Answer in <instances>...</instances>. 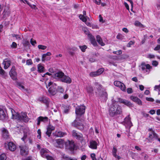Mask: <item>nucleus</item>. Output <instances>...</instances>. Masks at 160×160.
<instances>
[{"instance_id":"44","label":"nucleus","mask_w":160,"mask_h":160,"mask_svg":"<svg viewBox=\"0 0 160 160\" xmlns=\"http://www.w3.org/2000/svg\"><path fill=\"white\" fill-rule=\"evenodd\" d=\"M52 131L51 130L49 129L48 128H47V131L46 132V134L48 137H50L52 133Z\"/></svg>"},{"instance_id":"3","label":"nucleus","mask_w":160,"mask_h":160,"mask_svg":"<svg viewBox=\"0 0 160 160\" xmlns=\"http://www.w3.org/2000/svg\"><path fill=\"white\" fill-rule=\"evenodd\" d=\"M84 120H80L79 118L76 119L72 122V125L78 129L82 130L84 128Z\"/></svg>"},{"instance_id":"56","label":"nucleus","mask_w":160,"mask_h":160,"mask_svg":"<svg viewBox=\"0 0 160 160\" xmlns=\"http://www.w3.org/2000/svg\"><path fill=\"white\" fill-rule=\"evenodd\" d=\"M154 90H158L160 92V84L159 85H156L155 86Z\"/></svg>"},{"instance_id":"53","label":"nucleus","mask_w":160,"mask_h":160,"mask_svg":"<svg viewBox=\"0 0 160 160\" xmlns=\"http://www.w3.org/2000/svg\"><path fill=\"white\" fill-rule=\"evenodd\" d=\"M12 36L13 37H15L17 39H18V40L21 39V37L19 35L13 34L12 35Z\"/></svg>"},{"instance_id":"29","label":"nucleus","mask_w":160,"mask_h":160,"mask_svg":"<svg viewBox=\"0 0 160 160\" xmlns=\"http://www.w3.org/2000/svg\"><path fill=\"white\" fill-rule=\"evenodd\" d=\"M99 95L102 99L105 100L107 99V94L106 92L103 91L100 92Z\"/></svg>"},{"instance_id":"20","label":"nucleus","mask_w":160,"mask_h":160,"mask_svg":"<svg viewBox=\"0 0 160 160\" xmlns=\"http://www.w3.org/2000/svg\"><path fill=\"white\" fill-rule=\"evenodd\" d=\"M38 101L42 103L45 104L47 105L49 101L48 98L44 96L40 97L38 99Z\"/></svg>"},{"instance_id":"57","label":"nucleus","mask_w":160,"mask_h":160,"mask_svg":"<svg viewBox=\"0 0 160 160\" xmlns=\"http://www.w3.org/2000/svg\"><path fill=\"white\" fill-rule=\"evenodd\" d=\"M127 93L128 94L131 93L132 92V90L131 88H128L127 89Z\"/></svg>"},{"instance_id":"31","label":"nucleus","mask_w":160,"mask_h":160,"mask_svg":"<svg viewBox=\"0 0 160 160\" xmlns=\"http://www.w3.org/2000/svg\"><path fill=\"white\" fill-rule=\"evenodd\" d=\"M97 41L102 46H104L105 45L104 43L103 42L101 38L99 35L96 36Z\"/></svg>"},{"instance_id":"23","label":"nucleus","mask_w":160,"mask_h":160,"mask_svg":"<svg viewBox=\"0 0 160 160\" xmlns=\"http://www.w3.org/2000/svg\"><path fill=\"white\" fill-rule=\"evenodd\" d=\"M8 147L9 149L12 151H15L16 149V145L13 142H9L8 143Z\"/></svg>"},{"instance_id":"58","label":"nucleus","mask_w":160,"mask_h":160,"mask_svg":"<svg viewBox=\"0 0 160 160\" xmlns=\"http://www.w3.org/2000/svg\"><path fill=\"white\" fill-rule=\"evenodd\" d=\"M5 72L0 66V74L4 75L5 74Z\"/></svg>"},{"instance_id":"45","label":"nucleus","mask_w":160,"mask_h":160,"mask_svg":"<svg viewBox=\"0 0 160 160\" xmlns=\"http://www.w3.org/2000/svg\"><path fill=\"white\" fill-rule=\"evenodd\" d=\"M104 69L103 68H101L99 69H98L97 71V72H98V75H100L101 74L102 72L104 71Z\"/></svg>"},{"instance_id":"1","label":"nucleus","mask_w":160,"mask_h":160,"mask_svg":"<svg viewBox=\"0 0 160 160\" xmlns=\"http://www.w3.org/2000/svg\"><path fill=\"white\" fill-rule=\"evenodd\" d=\"M9 109L12 114V118L22 121L26 122H28L29 121V118L27 116L26 112H21L20 114H19L16 112L12 108H10Z\"/></svg>"},{"instance_id":"43","label":"nucleus","mask_w":160,"mask_h":160,"mask_svg":"<svg viewBox=\"0 0 160 160\" xmlns=\"http://www.w3.org/2000/svg\"><path fill=\"white\" fill-rule=\"evenodd\" d=\"M80 48L81 49V51L83 52H84L85 51L86 49L87 48V47L86 45H83L82 46H79Z\"/></svg>"},{"instance_id":"59","label":"nucleus","mask_w":160,"mask_h":160,"mask_svg":"<svg viewBox=\"0 0 160 160\" xmlns=\"http://www.w3.org/2000/svg\"><path fill=\"white\" fill-rule=\"evenodd\" d=\"M37 132H38V135L37 136V137L38 138L40 139L41 137V130L40 129H38V130Z\"/></svg>"},{"instance_id":"15","label":"nucleus","mask_w":160,"mask_h":160,"mask_svg":"<svg viewBox=\"0 0 160 160\" xmlns=\"http://www.w3.org/2000/svg\"><path fill=\"white\" fill-rule=\"evenodd\" d=\"M86 89L88 94L89 96H91L93 94V89L90 85H88L86 86Z\"/></svg>"},{"instance_id":"22","label":"nucleus","mask_w":160,"mask_h":160,"mask_svg":"<svg viewBox=\"0 0 160 160\" xmlns=\"http://www.w3.org/2000/svg\"><path fill=\"white\" fill-rule=\"evenodd\" d=\"M83 15L80 14L79 15V18L82 21L85 22L87 20V16H86V12L85 11H83Z\"/></svg>"},{"instance_id":"27","label":"nucleus","mask_w":160,"mask_h":160,"mask_svg":"<svg viewBox=\"0 0 160 160\" xmlns=\"http://www.w3.org/2000/svg\"><path fill=\"white\" fill-rule=\"evenodd\" d=\"M2 137L5 138H7L9 137L8 131L5 128L2 129Z\"/></svg>"},{"instance_id":"50","label":"nucleus","mask_w":160,"mask_h":160,"mask_svg":"<svg viewBox=\"0 0 160 160\" xmlns=\"http://www.w3.org/2000/svg\"><path fill=\"white\" fill-rule=\"evenodd\" d=\"M30 43L33 46H34L36 44V40L33 39V38H31L30 40Z\"/></svg>"},{"instance_id":"64","label":"nucleus","mask_w":160,"mask_h":160,"mask_svg":"<svg viewBox=\"0 0 160 160\" xmlns=\"http://www.w3.org/2000/svg\"><path fill=\"white\" fill-rule=\"evenodd\" d=\"M46 158L47 160H54L53 158L48 155V157H47Z\"/></svg>"},{"instance_id":"42","label":"nucleus","mask_w":160,"mask_h":160,"mask_svg":"<svg viewBox=\"0 0 160 160\" xmlns=\"http://www.w3.org/2000/svg\"><path fill=\"white\" fill-rule=\"evenodd\" d=\"M39 49H41L42 50H44L47 48V46L42 45H39L38 46Z\"/></svg>"},{"instance_id":"18","label":"nucleus","mask_w":160,"mask_h":160,"mask_svg":"<svg viewBox=\"0 0 160 160\" xmlns=\"http://www.w3.org/2000/svg\"><path fill=\"white\" fill-rule=\"evenodd\" d=\"M64 75V74L63 72H60L55 73L54 75V77L56 79H59L61 81Z\"/></svg>"},{"instance_id":"34","label":"nucleus","mask_w":160,"mask_h":160,"mask_svg":"<svg viewBox=\"0 0 160 160\" xmlns=\"http://www.w3.org/2000/svg\"><path fill=\"white\" fill-rule=\"evenodd\" d=\"M6 117V114L3 110L0 108V119H4Z\"/></svg>"},{"instance_id":"14","label":"nucleus","mask_w":160,"mask_h":160,"mask_svg":"<svg viewBox=\"0 0 160 160\" xmlns=\"http://www.w3.org/2000/svg\"><path fill=\"white\" fill-rule=\"evenodd\" d=\"M37 120L38 121L37 124L38 125H39L41 122H48V118L46 117H43L40 116L37 118Z\"/></svg>"},{"instance_id":"62","label":"nucleus","mask_w":160,"mask_h":160,"mask_svg":"<svg viewBox=\"0 0 160 160\" xmlns=\"http://www.w3.org/2000/svg\"><path fill=\"white\" fill-rule=\"evenodd\" d=\"M91 157L92 160H96V158H95V154L94 153L91 154Z\"/></svg>"},{"instance_id":"26","label":"nucleus","mask_w":160,"mask_h":160,"mask_svg":"<svg viewBox=\"0 0 160 160\" xmlns=\"http://www.w3.org/2000/svg\"><path fill=\"white\" fill-rule=\"evenodd\" d=\"M88 37L90 39L91 43L94 46H96L97 43L94 37L92 34H89Z\"/></svg>"},{"instance_id":"49","label":"nucleus","mask_w":160,"mask_h":160,"mask_svg":"<svg viewBox=\"0 0 160 160\" xmlns=\"http://www.w3.org/2000/svg\"><path fill=\"white\" fill-rule=\"evenodd\" d=\"M23 44L25 47H27L30 45L29 42L27 40H25L23 42Z\"/></svg>"},{"instance_id":"54","label":"nucleus","mask_w":160,"mask_h":160,"mask_svg":"<svg viewBox=\"0 0 160 160\" xmlns=\"http://www.w3.org/2000/svg\"><path fill=\"white\" fill-rule=\"evenodd\" d=\"M26 64L28 65H30L32 64V60L30 59H28L26 61Z\"/></svg>"},{"instance_id":"16","label":"nucleus","mask_w":160,"mask_h":160,"mask_svg":"<svg viewBox=\"0 0 160 160\" xmlns=\"http://www.w3.org/2000/svg\"><path fill=\"white\" fill-rule=\"evenodd\" d=\"M61 81L67 83H70L72 82V80L70 78L65 75L62 78Z\"/></svg>"},{"instance_id":"47","label":"nucleus","mask_w":160,"mask_h":160,"mask_svg":"<svg viewBox=\"0 0 160 160\" xmlns=\"http://www.w3.org/2000/svg\"><path fill=\"white\" fill-rule=\"evenodd\" d=\"M134 43L135 42L134 41H130L127 44V46L128 47H130L131 45L134 44Z\"/></svg>"},{"instance_id":"39","label":"nucleus","mask_w":160,"mask_h":160,"mask_svg":"<svg viewBox=\"0 0 160 160\" xmlns=\"http://www.w3.org/2000/svg\"><path fill=\"white\" fill-rule=\"evenodd\" d=\"M44 68L43 66L40 64H39L38 66V70L40 72H43Z\"/></svg>"},{"instance_id":"51","label":"nucleus","mask_w":160,"mask_h":160,"mask_svg":"<svg viewBox=\"0 0 160 160\" xmlns=\"http://www.w3.org/2000/svg\"><path fill=\"white\" fill-rule=\"evenodd\" d=\"M11 47L12 48H15L17 47V44L15 42H13L11 45Z\"/></svg>"},{"instance_id":"9","label":"nucleus","mask_w":160,"mask_h":160,"mask_svg":"<svg viewBox=\"0 0 160 160\" xmlns=\"http://www.w3.org/2000/svg\"><path fill=\"white\" fill-rule=\"evenodd\" d=\"M124 124L127 128H130L132 126L130 116L128 115L124 119Z\"/></svg>"},{"instance_id":"52","label":"nucleus","mask_w":160,"mask_h":160,"mask_svg":"<svg viewBox=\"0 0 160 160\" xmlns=\"http://www.w3.org/2000/svg\"><path fill=\"white\" fill-rule=\"evenodd\" d=\"M50 59V58L47 57V56H45V57L44 58L43 57V55L42 56V62H44L45 60H49Z\"/></svg>"},{"instance_id":"17","label":"nucleus","mask_w":160,"mask_h":160,"mask_svg":"<svg viewBox=\"0 0 160 160\" xmlns=\"http://www.w3.org/2000/svg\"><path fill=\"white\" fill-rule=\"evenodd\" d=\"M20 150V153L22 155H24L27 154L28 148L25 146H21L19 147Z\"/></svg>"},{"instance_id":"12","label":"nucleus","mask_w":160,"mask_h":160,"mask_svg":"<svg viewBox=\"0 0 160 160\" xmlns=\"http://www.w3.org/2000/svg\"><path fill=\"white\" fill-rule=\"evenodd\" d=\"M40 152L41 156L42 157L46 158L49 155L50 152L47 149L43 148L41 149Z\"/></svg>"},{"instance_id":"30","label":"nucleus","mask_w":160,"mask_h":160,"mask_svg":"<svg viewBox=\"0 0 160 160\" xmlns=\"http://www.w3.org/2000/svg\"><path fill=\"white\" fill-rule=\"evenodd\" d=\"M11 62L9 60L6 59L3 62L4 65V68L5 69H7L10 65Z\"/></svg>"},{"instance_id":"25","label":"nucleus","mask_w":160,"mask_h":160,"mask_svg":"<svg viewBox=\"0 0 160 160\" xmlns=\"http://www.w3.org/2000/svg\"><path fill=\"white\" fill-rule=\"evenodd\" d=\"M66 134L65 132H63L61 131H56L54 133V135L56 137H61L65 136Z\"/></svg>"},{"instance_id":"2","label":"nucleus","mask_w":160,"mask_h":160,"mask_svg":"<svg viewBox=\"0 0 160 160\" xmlns=\"http://www.w3.org/2000/svg\"><path fill=\"white\" fill-rule=\"evenodd\" d=\"M110 114L111 116L120 114L122 112L121 109L120 107L117 105V102L113 100L111 107L110 109Z\"/></svg>"},{"instance_id":"11","label":"nucleus","mask_w":160,"mask_h":160,"mask_svg":"<svg viewBox=\"0 0 160 160\" xmlns=\"http://www.w3.org/2000/svg\"><path fill=\"white\" fill-rule=\"evenodd\" d=\"M148 140L149 142H151L152 141L158 138V136L154 132H152L149 133Z\"/></svg>"},{"instance_id":"6","label":"nucleus","mask_w":160,"mask_h":160,"mask_svg":"<svg viewBox=\"0 0 160 160\" xmlns=\"http://www.w3.org/2000/svg\"><path fill=\"white\" fill-rule=\"evenodd\" d=\"M85 107L83 105L78 106L76 108V113L78 115L83 114L85 112Z\"/></svg>"},{"instance_id":"61","label":"nucleus","mask_w":160,"mask_h":160,"mask_svg":"<svg viewBox=\"0 0 160 160\" xmlns=\"http://www.w3.org/2000/svg\"><path fill=\"white\" fill-rule=\"evenodd\" d=\"M51 55V53L50 52H48L47 53L43 54V58H44L45 57V56H50Z\"/></svg>"},{"instance_id":"33","label":"nucleus","mask_w":160,"mask_h":160,"mask_svg":"<svg viewBox=\"0 0 160 160\" xmlns=\"http://www.w3.org/2000/svg\"><path fill=\"white\" fill-rule=\"evenodd\" d=\"M141 68L142 70L146 69L151 68L152 67L149 64H146L144 63H142L141 64Z\"/></svg>"},{"instance_id":"7","label":"nucleus","mask_w":160,"mask_h":160,"mask_svg":"<svg viewBox=\"0 0 160 160\" xmlns=\"http://www.w3.org/2000/svg\"><path fill=\"white\" fill-rule=\"evenodd\" d=\"M9 74L12 78L14 80H17V73L15 71V67L13 66L9 72Z\"/></svg>"},{"instance_id":"41","label":"nucleus","mask_w":160,"mask_h":160,"mask_svg":"<svg viewBox=\"0 0 160 160\" xmlns=\"http://www.w3.org/2000/svg\"><path fill=\"white\" fill-rule=\"evenodd\" d=\"M90 75L92 77H96L98 76V73L97 71L96 72H91L90 73Z\"/></svg>"},{"instance_id":"28","label":"nucleus","mask_w":160,"mask_h":160,"mask_svg":"<svg viewBox=\"0 0 160 160\" xmlns=\"http://www.w3.org/2000/svg\"><path fill=\"white\" fill-rule=\"evenodd\" d=\"M117 149L115 147H113L112 150V154L113 156L116 158H117L118 160L120 159V157L117 155Z\"/></svg>"},{"instance_id":"10","label":"nucleus","mask_w":160,"mask_h":160,"mask_svg":"<svg viewBox=\"0 0 160 160\" xmlns=\"http://www.w3.org/2000/svg\"><path fill=\"white\" fill-rule=\"evenodd\" d=\"M117 102H119V103L123 104L128 107H130L132 106V104L130 102L122 98H118V101Z\"/></svg>"},{"instance_id":"60","label":"nucleus","mask_w":160,"mask_h":160,"mask_svg":"<svg viewBox=\"0 0 160 160\" xmlns=\"http://www.w3.org/2000/svg\"><path fill=\"white\" fill-rule=\"evenodd\" d=\"M150 69L151 68L146 69L143 71L144 72L146 73L147 74H148L150 71Z\"/></svg>"},{"instance_id":"36","label":"nucleus","mask_w":160,"mask_h":160,"mask_svg":"<svg viewBox=\"0 0 160 160\" xmlns=\"http://www.w3.org/2000/svg\"><path fill=\"white\" fill-rule=\"evenodd\" d=\"M95 88L98 90H100L102 88V85L97 82L94 83Z\"/></svg>"},{"instance_id":"48","label":"nucleus","mask_w":160,"mask_h":160,"mask_svg":"<svg viewBox=\"0 0 160 160\" xmlns=\"http://www.w3.org/2000/svg\"><path fill=\"white\" fill-rule=\"evenodd\" d=\"M124 38V36L120 34H118L117 36V38L118 39L122 40Z\"/></svg>"},{"instance_id":"46","label":"nucleus","mask_w":160,"mask_h":160,"mask_svg":"<svg viewBox=\"0 0 160 160\" xmlns=\"http://www.w3.org/2000/svg\"><path fill=\"white\" fill-rule=\"evenodd\" d=\"M134 25L137 26L142 27L143 25L138 21H136L135 22Z\"/></svg>"},{"instance_id":"8","label":"nucleus","mask_w":160,"mask_h":160,"mask_svg":"<svg viewBox=\"0 0 160 160\" xmlns=\"http://www.w3.org/2000/svg\"><path fill=\"white\" fill-rule=\"evenodd\" d=\"M114 85L116 87H119L123 91H126V87L124 83L119 81H115Z\"/></svg>"},{"instance_id":"5","label":"nucleus","mask_w":160,"mask_h":160,"mask_svg":"<svg viewBox=\"0 0 160 160\" xmlns=\"http://www.w3.org/2000/svg\"><path fill=\"white\" fill-rule=\"evenodd\" d=\"M72 134L73 137L78 140L81 141H83L84 140L82 134L81 133L77 132L75 130L72 131Z\"/></svg>"},{"instance_id":"35","label":"nucleus","mask_w":160,"mask_h":160,"mask_svg":"<svg viewBox=\"0 0 160 160\" xmlns=\"http://www.w3.org/2000/svg\"><path fill=\"white\" fill-rule=\"evenodd\" d=\"M63 158L65 160H77L75 158H72L65 154L63 155Z\"/></svg>"},{"instance_id":"37","label":"nucleus","mask_w":160,"mask_h":160,"mask_svg":"<svg viewBox=\"0 0 160 160\" xmlns=\"http://www.w3.org/2000/svg\"><path fill=\"white\" fill-rule=\"evenodd\" d=\"M82 29L86 34L88 35V36L89 34H91L89 33V31L86 27H82Z\"/></svg>"},{"instance_id":"32","label":"nucleus","mask_w":160,"mask_h":160,"mask_svg":"<svg viewBox=\"0 0 160 160\" xmlns=\"http://www.w3.org/2000/svg\"><path fill=\"white\" fill-rule=\"evenodd\" d=\"M77 50V48L75 47H72V48H69L68 49L69 53L72 56H73L74 55V53L73 52H72L71 51L72 50L73 51H76Z\"/></svg>"},{"instance_id":"38","label":"nucleus","mask_w":160,"mask_h":160,"mask_svg":"<svg viewBox=\"0 0 160 160\" xmlns=\"http://www.w3.org/2000/svg\"><path fill=\"white\" fill-rule=\"evenodd\" d=\"M9 14V12L8 10H6L4 9V11L3 12V18H5L7 16H8Z\"/></svg>"},{"instance_id":"63","label":"nucleus","mask_w":160,"mask_h":160,"mask_svg":"<svg viewBox=\"0 0 160 160\" xmlns=\"http://www.w3.org/2000/svg\"><path fill=\"white\" fill-rule=\"evenodd\" d=\"M146 100L149 101L153 102L154 101V99L151 98H146Z\"/></svg>"},{"instance_id":"21","label":"nucleus","mask_w":160,"mask_h":160,"mask_svg":"<svg viewBox=\"0 0 160 160\" xmlns=\"http://www.w3.org/2000/svg\"><path fill=\"white\" fill-rule=\"evenodd\" d=\"M67 148L70 150H72L74 148V144L73 141H69L66 144Z\"/></svg>"},{"instance_id":"19","label":"nucleus","mask_w":160,"mask_h":160,"mask_svg":"<svg viewBox=\"0 0 160 160\" xmlns=\"http://www.w3.org/2000/svg\"><path fill=\"white\" fill-rule=\"evenodd\" d=\"M130 98L133 102H136L138 105H142V101L137 97L131 96L130 97Z\"/></svg>"},{"instance_id":"24","label":"nucleus","mask_w":160,"mask_h":160,"mask_svg":"<svg viewBox=\"0 0 160 160\" xmlns=\"http://www.w3.org/2000/svg\"><path fill=\"white\" fill-rule=\"evenodd\" d=\"M89 147L92 149H96L98 145L97 143L94 140H92L90 142Z\"/></svg>"},{"instance_id":"55","label":"nucleus","mask_w":160,"mask_h":160,"mask_svg":"<svg viewBox=\"0 0 160 160\" xmlns=\"http://www.w3.org/2000/svg\"><path fill=\"white\" fill-rule=\"evenodd\" d=\"M47 128L52 131L53 130L55 129L54 127L51 125H48Z\"/></svg>"},{"instance_id":"40","label":"nucleus","mask_w":160,"mask_h":160,"mask_svg":"<svg viewBox=\"0 0 160 160\" xmlns=\"http://www.w3.org/2000/svg\"><path fill=\"white\" fill-rule=\"evenodd\" d=\"M6 159L7 157L5 153H2L0 155V160H6Z\"/></svg>"},{"instance_id":"13","label":"nucleus","mask_w":160,"mask_h":160,"mask_svg":"<svg viewBox=\"0 0 160 160\" xmlns=\"http://www.w3.org/2000/svg\"><path fill=\"white\" fill-rule=\"evenodd\" d=\"M65 142L61 139H59L56 140V146L59 148H62L64 146Z\"/></svg>"},{"instance_id":"4","label":"nucleus","mask_w":160,"mask_h":160,"mask_svg":"<svg viewBox=\"0 0 160 160\" xmlns=\"http://www.w3.org/2000/svg\"><path fill=\"white\" fill-rule=\"evenodd\" d=\"M48 86L50 87L48 89V92L49 93L52 95H55L57 92L56 84L51 82H50L48 83V85H47V88H48Z\"/></svg>"}]
</instances>
